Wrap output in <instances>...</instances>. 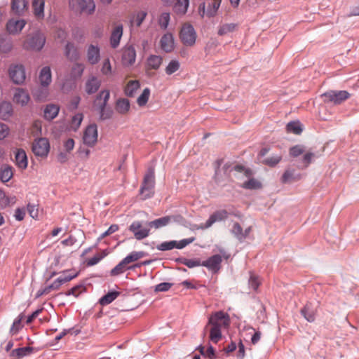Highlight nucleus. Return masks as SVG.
I'll list each match as a JSON object with an SVG mask.
<instances>
[{"label": "nucleus", "mask_w": 359, "mask_h": 359, "mask_svg": "<svg viewBox=\"0 0 359 359\" xmlns=\"http://www.w3.org/2000/svg\"><path fill=\"white\" fill-rule=\"evenodd\" d=\"M212 6L208 9L207 11V15L209 17L214 16L216 13L217 10L219 9L220 6V4L222 0H212Z\"/></svg>", "instance_id": "bf43d9fd"}, {"label": "nucleus", "mask_w": 359, "mask_h": 359, "mask_svg": "<svg viewBox=\"0 0 359 359\" xmlns=\"http://www.w3.org/2000/svg\"><path fill=\"white\" fill-rule=\"evenodd\" d=\"M85 290V287L82 285H76L73 287L72 289L67 292V295H73L75 297H77L81 293H82Z\"/></svg>", "instance_id": "680f3d73"}, {"label": "nucleus", "mask_w": 359, "mask_h": 359, "mask_svg": "<svg viewBox=\"0 0 359 359\" xmlns=\"http://www.w3.org/2000/svg\"><path fill=\"white\" fill-rule=\"evenodd\" d=\"M163 58L159 55H151L148 57L147 65L149 69H158L162 64Z\"/></svg>", "instance_id": "4c0bfd02"}, {"label": "nucleus", "mask_w": 359, "mask_h": 359, "mask_svg": "<svg viewBox=\"0 0 359 359\" xmlns=\"http://www.w3.org/2000/svg\"><path fill=\"white\" fill-rule=\"evenodd\" d=\"M286 130L288 133L299 135L302 132V124L299 121L289 122L286 126Z\"/></svg>", "instance_id": "c03bdc74"}, {"label": "nucleus", "mask_w": 359, "mask_h": 359, "mask_svg": "<svg viewBox=\"0 0 359 359\" xmlns=\"http://www.w3.org/2000/svg\"><path fill=\"white\" fill-rule=\"evenodd\" d=\"M76 276L77 273L71 274L68 271H66L60 276L51 285L47 286V288L49 292L51 290H57L62 284L70 281Z\"/></svg>", "instance_id": "f3484780"}, {"label": "nucleus", "mask_w": 359, "mask_h": 359, "mask_svg": "<svg viewBox=\"0 0 359 359\" xmlns=\"http://www.w3.org/2000/svg\"><path fill=\"white\" fill-rule=\"evenodd\" d=\"M65 55L70 60H77L79 53L76 48L72 43H67L65 47Z\"/></svg>", "instance_id": "c9c22d12"}, {"label": "nucleus", "mask_w": 359, "mask_h": 359, "mask_svg": "<svg viewBox=\"0 0 359 359\" xmlns=\"http://www.w3.org/2000/svg\"><path fill=\"white\" fill-rule=\"evenodd\" d=\"M13 175V168L11 166L4 165L0 168V180L2 182H8Z\"/></svg>", "instance_id": "2f4dec72"}, {"label": "nucleus", "mask_w": 359, "mask_h": 359, "mask_svg": "<svg viewBox=\"0 0 359 359\" xmlns=\"http://www.w3.org/2000/svg\"><path fill=\"white\" fill-rule=\"evenodd\" d=\"M123 35V26L117 25L113 29L111 37H110V44L113 48H116L118 46L120 40Z\"/></svg>", "instance_id": "b1692460"}, {"label": "nucleus", "mask_w": 359, "mask_h": 359, "mask_svg": "<svg viewBox=\"0 0 359 359\" xmlns=\"http://www.w3.org/2000/svg\"><path fill=\"white\" fill-rule=\"evenodd\" d=\"M83 119V115L81 113H78L75 114L70 122L69 127L70 128L76 131L80 127L81 122Z\"/></svg>", "instance_id": "49530a36"}, {"label": "nucleus", "mask_w": 359, "mask_h": 359, "mask_svg": "<svg viewBox=\"0 0 359 359\" xmlns=\"http://www.w3.org/2000/svg\"><path fill=\"white\" fill-rule=\"evenodd\" d=\"M30 131L34 137H39L41 135L42 133V121L40 120H36L33 122Z\"/></svg>", "instance_id": "de8ad7c7"}, {"label": "nucleus", "mask_w": 359, "mask_h": 359, "mask_svg": "<svg viewBox=\"0 0 359 359\" xmlns=\"http://www.w3.org/2000/svg\"><path fill=\"white\" fill-rule=\"evenodd\" d=\"M13 44L11 39L6 36H0V53L7 54L11 51Z\"/></svg>", "instance_id": "e433bc0d"}, {"label": "nucleus", "mask_w": 359, "mask_h": 359, "mask_svg": "<svg viewBox=\"0 0 359 359\" xmlns=\"http://www.w3.org/2000/svg\"><path fill=\"white\" fill-rule=\"evenodd\" d=\"M120 294V292L116 291H112L108 292L107 294L103 296L99 301L100 304L102 306L108 305L116 299Z\"/></svg>", "instance_id": "79ce46f5"}, {"label": "nucleus", "mask_w": 359, "mask_h": 359, "mask_svg": "<svg viewBox=\"0 0 359 359\" xmlns=\"http://www.w3.org/2000/svg\"><path fill=\"white\" fill-rule=\"evenodd\" d=\"M33 352V348L31 346H26L13 350L11 353V356L14 359H21L22 358L30 355Z\"/></svg>", "instance_id": "c85d7f7f"}, {"label": "nucleus", "mask_w": 359, "mask_h": 359, "mask_svg": "<svg viewBox=\"0 0 359 359\" xmlns=\"http://www.w3.org/2000/svg\"><path fill=\"white\" fill-rule=\"evenodd\" d=\"M131 269V266H127L126 263L122 260L111 271V275L118 276L123 273L127 269Z\"/></svg>", "instance_id": "3c124183"}, {"label": "nucleus", "mask_w": 359, "mask_h": 359, "mask_svg": "<svg viewBox=\"0 0 359 359\" xmlns=\"http://www.w3.org/2000/svg\"><path fill=\"white\" fill-rule=\"evenodd\" d=\"M305 151V148L302 145H295L290 149V156L292 157H297Z\"/></svg>", "instance_id": "13d9d810"}, {"label": "nucleus", "mask_w": 359, "mask_h": 359, "mask_svg": "<svg viewBox=\"0 0 359 359\" xmlns=\"http://www.w3.org/2000/svg\"><path fill=\"white\" fill-rule=\"evenodd\" d=\"M30 101V95L25 89L18 88L13 95V102L22 107L27 105Z\"/></svg>", "instance_id": "dca6fc26"}, {"label": "nucleus", "mask_w": 359, "mask_h": 359, "mask_svg": "<svg viewBox=\"0 0 359 359\" xmlns=\"http://www.w3.org/2000/svg\"><path fill=\"white\" fill-rule=\"evenodd\" d=\"M101 72L102 74L105 76H108L111 74V65L110 63V60L109 58H107L104 60L102 68H101Z\"/></svg>", "instance_id": "0e129e2a"}, {"label": "nucleus", "mask_w": 359, "mask_h": 359, "mask_svg": "<svg viewBox=\"0 0 359 359\" xmlns=\"http://www.w3.org/2000/svg\"><path fill=\"white\" fill-rule=\"evenodd\" d=\"M150 96V90L144 88L142 94L137 97V103L140 107H143L147 103Z\"/></svg>", "instance_id": "5fc2aeb1"}, {"label": "nucleus", "mask_w": 359, "mask_h": 359, "mask_svg": "<svg viewBox=\"0 0 359 359\" xmlns=\"http://www.w3.org/2000/svg\"><path fill=\"white\" fill-rule=\"evenodd\" d=\"M228 217V212L225 210H218L211 215L204 224H201V229H208L214 223L225 219Z\"/></svg>", "instance_id": "a211bd4d"}, {"label": "nucleus", "mask_w": 359, "mask_h": 359, "mask_svg": "<svg viewBox=\"0 0 359 359\" xmlns=\"http://www.w3.org/2000/svg\"><path fill=\"white\" fill-rule=\"evenodd\" d=\"M26 24L24 19L11 18L6 23V30L11 34H17L21 32Z\"/></svg>", "instance_id": "2eb2a0df"}, {"label": "nucleus", "mask_w": 359, "mask_h": 359, "mask_svg": "<svg viewBox=\"0 0 359 359\" xmlns=\"http://www.w3.org/2000/svg\"><path fill=\"white\" fill-rule=\"evenodd\" d=\"M15 197L7 195L3 190L0 189V208H6L15 203Z\"/></svg>", "instance_id": "f704fd0d"}, {"label": "nucleus", "mask_w": 359, "mask_h": 359, "mask_svg": "<svg viewBox=\"0 0 359 359\" xmlns=\"http://www.w3.org/2000/svg\"><path fill=\"white\" fill-rule=\"evenodd\" d=\"M170 21V14L168 13H163L158 20L159 25L163 29H166Z\"/></svg>", "instance_id": "e2e57ef3"}, {"label": "nucleus", "mask_w": 359, "mask_h": 359, "mask_svg": "<svg viewBox=\"0 0 359 359\" xmlns=\"http://www.w3.org/2000/svg\"><path fill=\"white\" fill-rule=\"evenodd\" d=\"M147 15V13L146 11H141L137 12L130 20L131 25H135L137 27H140Z\"/></svg>", "instance_id": "37998d69"}, {"label": "nucleus", "mask_w": 359, "mask_h": 359, "mask_svg": "<svg viewBox=\"0 0 359 359\" xmlns=\"http://www.w3.org/2000/svg\"><path fill=\"white\" fill-rule=\"evenodd\" d=\"M222 262V256L215 255L209 257L207 260L202 262L201 266L207 267L209 270L217 272L220 269V264Z\"/></svg>", "instance_id": "aec40b11"}, {"label": "nucleus", "mask_w": 359, "mask_h": 359, "mask_svg": "<svg viewBox=\"0 0 359 359\" xmlns=\"http://www.w3.org/2000/svg\"><path fill=\"white\" fill-rule=\"evenodd\" d=\"M11 13L18 17L24 16L29 10L28 0H11Z\"/></svg>", "instance_id": "ddd939ff"}, {"label": "nucleus", "mask_w": 359, "mask_h": 359, "mask_svg": "<svg viewBox=\"0 0 359 359\" xmlns=\"http://www.w3.org/2000/svg\"><path fill=\"white\" fill-rule=\"evenodd\" d=\"M106 253L104 252L100 254H97L93 257L89 259L87 261V266H93L97 264L102 259H103L106 256Z\"/></svg>", "instance_id": "69168bd1"}, {"label": "nucleus", "mask_w": 359, "mask_h": 359, "mask_svg": "<svg viewBox=\"0 0 359 359\" xmlns=\"http://www.w3.org/2000/svg\"><path fill=\"white\" fill-rule=\"evenodd\" d=\"M69 7L72 10L91 15L95 10V4L93 0H69Z\"/></svg>", "instance_id": "423d86ee"}, {"label": "nucleus", "mask_w": 359, "mask_h": 359, "mask_svg": "<svg viewBox=\"0 0 359 359\" xmlns=\"http://www.w3.org/2000/svg\"><path fill=\"white\" fill-rule=\"evenodd\" d=\"M195 241L194 237L182 239L180 241H165L157 245L156 248L161 251L170 250L174 248L182 249Z\"/></svg>", "instance_id": "9b49d317"}, {"label": "nucleus", "mask_w": 359, "mask_h": 359, "mask_svg": "<svg viewBox=\"0 0 359 359\" xmlns=\"http://www.w3.org/2000/svg\"><path fill=\"white\" fill-rule=\"evenodd\" d=\"M180 38L184 45L194 46L196 40V33L193 26L189 24L183 25L180 32Z\"/></svg>", "instance_id": "6e6552de"}, {"label": "nucleus", "mask_w": 359, "mask_h": 359, "mask_svg": "<svg viewBox=\"0 0 359 359\" xmlns=\"http://www.w3.org/2000/svg\"><path fill=\"white\" fill-rule=\"evenodd\" d=\"M101 84L100 80L96 76L90 77L86 83L85 90L89 95L95 93Z\"/></svg>", "instance_id": "393cba45"}, {"label": "nucleus", "mask_w": 359, "mask_h": 359, "mask_svg": "<svg viewBox=\"0 0 359 359\" xmlns=\"http://www.w3.org/2000/svg\"><path fill=\"white\" fill-rule=\"evenodd\" d=\"M243 187L249 189H259L261 187V183L257 180L252 178L244 182Z\"/></svg>", "instance_id": "052dcab7"}, {"label": "nucleus", "mask_w": 359, "mask_h": 359, "mask_svg": "<svg viewBox=\"0 0 359 359\" xmlns=\"http://www.w3.org/2000/svg\"><path fill=\"white\" fill-rule=\"evenodd\" d=\"M130 102L126 98H121L116 101V110L121 114H126L130 110Z\"/></svg>", "instance_id": "7c9ffc66"}, {"label": "nucleus", "mask_w": 359, "mask_h": 359, "mask_svg": "<svg viewBox=\"0 0 359 359\" xmlns=\"http://www.w3.org/2000/svg\"><path fill=\"white\" fill-rule=\"evenodd\" d=\"M39 79L41 86H49L52 81L51 70L49 67H44L41 69Z\"/></svg>", "instance_id": "bb28decb"}, {"label": "nucleus", "mask_w": 359, "mask_h": 359, "mask_svg": "<svg viewBox=\"0 0 359 359\" xmlns=\"http://www.w3.org/2000/svg\"><path fill=\"white\" fill-rule=\"evenodd\" d=\"M236 28L234 23H227L222 25L218 29V34L220 36L226 35L230 32H233Z\"/></svg>", "instance_id": "603ef678"}, {"label": "nucleus", "mask_w": 359, "mask_h": 359, "mask_svg": "<svg viewBox=\"0 0 359 359\" xmlns=\"http://www.w3.org/2000/svg\"><path fill=\"white\" fill-rule=\"evenodd\" d=\"M182 264L189 268H193L201 266L202 263H201L200 260L196 259H184Z\"/></svg>", "instance_id": "774afa93"}, {"label": "nucleus", "mask_w": 359, "mask_h": 359, "mask_svg": "<svg viewBox=\"0 0 359 359\" xmlns=\"http://www.w3.org/2000/svg\"><path fill=\"white\" fill-rule=\"evenodd\" d=\"M16 165L20 169H25L27 167L28 161L26 152L22 149H19L15 154Z\"/></svg>", "instance_id": "5701e85b"}, {"label": "nucleus", "mask_w": 359, "mask_h": 359, "mask_svg": "<svg viewBox=\"0 0 359 359\" xmlns=\"http://www.w3.org/2000/svg\"><path fill=\"white\" fill-rule=\"evenodd\" d=\"M180 68V63L177 60H172L165 67L166 74L171 75L178 71Z\"/></svg>", "instance_id": "8fccbe9b"}, {"label": "nucleus", "mask_w": 359, "mask_h": 359, "mask_svg": "<svg viewBox=\"0 0 359 359\" xmlns=\"http://www.w3.org/2000/svg\"><path fill=\"white\" fill-rule=\"evenodd\" d=\"M188 6L189 0H177L174 6V10L177 13L183 15L187 11Z\"/></svg>", "instance_id": "a18cd8bd"}, {"label": "nucleus", "mask_w": 359, "mask_h": 359, "mask_svg": "<svg viewBox=\"0 0 359 359\" xmlns=\"http://www.w3.org/2000/svg\"><path fill=\"white\" fill-rule=\"evenodd\" d=\"M98 133L97 126L95 123L90 124L83 132V143L88 147H94L97 142Z\"/></svg>", "instance_id": "f8f14e48"}, {"label": "nucleus", "mask_w": 359, "mask_h": 359, "mask_svg": "<svg viewBox=\"0 0 359 359\" xmlns=\"http://www.w3.org/2000/svg\"><path fill=\"white\" fill-rule=\"evenodd\" d=\"M129 231H131L137 240H142L149 236L150 229L147 226V222L144 224L141 221H134L129 226Z\"/></svg>", "instance_id": "1a4fd4ad"}, {"label": "nucleus", "mask_w": 359, "mask_h": 359, "mask_svg": "<svg viewBox=\"0 0 359 359\" xmlns=\"http://www.w3.org/2000/svg\"><path fill=\"white\" fill-rule=\"evenodd\" d=\"M23 318L24 315L21 313L18 316V317L16 319H15L10 330V332L11 333L12 335L16 334L19 332V330L22 327L21 323Z\"/></svg>", "instance_id": "09e8293b"}, {"label": "nucleus", "mask_w": 359, "mask_h": 359, "mask_svg": "<svg viewBox=\"0 0 359 359\" xmlns=\"http://www.w3.org/2000/svg\"><path fill=\"white\" fill-rule=\"evenodd\" d=\"M230 325L229 316L224 311H219L213 313L209 318L208 323L205 330L210 326V340L217 344L222 337V330L227 329Z\"/></svg>", "instance_id": "f257e3e1"}, {"label": "nucleus", "mask_w": 359, "mask_h": 359, "mask_svg": "<svg viewBox=\"0 0 359 359\" xmlns=\"http://www.w3.org/2000/svg\"><path fill=\"white\" fill-rule=\"evenodd\" d=\"M155 187V171L154 168L150 167L147 169L140 189V194L142 199L145 200L151 198L154 194Z\"/></svg>", "instance_id": "f03ea898"}, {"label": "nucleus", "mask_w": 359, "mask_h": 359, "mask_svg": "<svg viewBox=\"0 0 359 359\" xmlns=\"http://www.w3.org/2000/svg\"><path fill=\"white\" fill-rule=\"evenodd\" d=\"M170 217H168V216L163 217L156 219L154 221L148 222L147 226H149V229L152 228V227H154L155 229H159V228L166 226L170 222Z\"/></svg>", "instance_id": "58836bf2"}, {"label": "nucleus", "mask_w": 359, "mask_h": 359, "mask_svg": "<svg viewBox=\"0 0 359 359\" xmlns=\"http://www.w3.org/2000/svg\"><path fill=\"white\" fill-rule=\"evenodd\" d=\"M350 96V93L346 90H329L321 95L324 102L334 104H340Z\"/></svg>", "instance_id": "39448f33"}, {"label": "nucleus", "mask_w": 359, "mask_h": 359, "mask_svg": "<svg viewBox=\"0 0 359 359\" xmlns=\"http://www.w3.org/2000/svg\"><path fill=\"white\" fill-rule=\"evenodd\" d=\"M301 313L309 322L315 320V313L307 305L301 310Z\"/></svg>", "instance_id": "6e6d98bb"}, {"label": "nucleus", "mask_w": 359, "mask_h": 359, "mask_svg": "<svg viewBox=\"0 0 359 359\" xmlns=\"http://www.w3.org/2000/svg\"><path fill=\"white\" fill-rule=\"evenodd\" d=\"M8 75L15 84H22L26 79L25 67L21 64L11 65L8 68Z\"/></svg>", "instance_id": "0eeeda50"}, {"label": "nucleus", "mask_w": 359, "mask_h": 359, "mask_svg": "<svg viewBox=\"0 0 359 359\" xmlns=\"http://www.w3.org/2000/svg\"><path fill=\"white\" fill-rule=\"evenodd\" d=\"M13 114V106L10 102L4 101L0 104V118L7 120Z\"/></svg>", "instance_id": "cd10ccee"}, {"label": "nucleus", "mask_w": 359, "mask_h": 359, "mask_svg": "<svg viewBox=\"0 0 359 359\" xmlns=\"http://www.w3.org/2000/svg\"><path fill=\"white\" fill-rule=\"evenodd\" d=\"M136 59V51L131 45L126 46L122 50L121 63L124 67L133 65Z\"/></svg>", "instance_id": "4468645a"}, {"label": "nucleus", "mask_w": 359, "mask_h": 359, "mask_svg": "<svg viewBox=\"0 0 359 359\" xmlns=\"http://www.w3.org/2000/svg\"><path fill=\"white\" fill-rule=\"evenodd\" d=\"M50 151V144L47 138L39 137L32 144V151L35 156L46 158Z\"/></svg>", "instance_id": "9d476101"}, {"label": "nucleus", "mask_w": 359, "mask_h": 359, "mask_svg": "<svg viewBox=\"0 0 359 359\" xmlns=\"http://www.w3.org/2000/svg\"><path fill=\"white\" fill-rule=\"evenodd\" d=\"M45 43V35L42 32L36 31L26 36L22 42V47L27 50L40 51L43 48Z\"/></svg>", "instance_id": "7ed1b4c3"}, {"label": "nucleus", "mask_w": 359, "mask_h": 359, "mask_svg": "<svg viewBox=\"0 0 359 359\" xmlns=\"http://www.w3.org/2000/svg\"><path fill=\"white\" fill-rule=\"evenodd\" d=\"M84 70V65L81 63H76L73 65L71 71V76L76 79V78L80 77Z\"/></svg>", "instance_id": "864d4df0"}, {"label": "nucleus", "mask_w": 359, "mask_h": 359, "mask_svg": "<svg viewBox=\"0 0 359 359\" xmlns=\"http://www.w3.org/2000/svg\"><path fill=\"white\" fill-rule=\"evenodd\" d=\"M145 256V252L142 251H133L130 252L128 255H127L123 261L126 263L127 266L132 262H136L138 259L144 257Z\"/></svg>", "instance_id": "a19ab883"}, {"label": "nucleus", "mask_w": 359, "mask_h": 359, "mask_svg": "<svg viewBox=\"0 0 359 359\" xmlns=\"http://www.w3.org/2000/svg\"><path fill=\"white\" fill-rule=\"evenodd\" d=\"M282 159V156L280 155H275L271 157L266 158L263 161V163L265 165H267L271 167H273L277 165Z\"/></svg>", "instance_id": "4d7b16f0"}, {"label": "nucleus", "mask_w": 359, "mask_h": 359, "mask_svg": "<svg viewBox=\"0 0 359 359\" xmlns=\"http://www.w3.org/2000/svg\"><path fill=\"white\" fill-rule=\"evenodd\" d=\"M109 97L110 93L108 90L101 91L97 96L95 105L100 111V118L101 120L109 119L112 117V109L106 108Z\"/></svg>", "instance_id": "20e7f679"}, {"label": "nucleus", "mask_w": 359, "mask_h": 359, "mask_svg": "<svg viewBox=\"0 0 359 359\" xmlns=\"http://www.w3.org/2000/svg\"><path fill=\"white\" fill-rule=\"evenodd\" d=\"M59 110L60 108L57 105L53 104H48L43 111L44 118L47 120H53L57 116Z\"/></svg>", "instance_id": "c756f323"}, {"label": "nucleus", "mask_w": 359, "mask_h": 359, "mask_svg": "<svg viewBox=\"0 0 359 359\" xmlns=\"http://www.w3.org/2000/svg\"><path fill=\"white\" fill-rule=\"evenodd\" d=\"M250 230L251 228L249 227L245 229V231H243L241 225L238 223H235L232 228V233L237 237L238 239L243 240L248 236Z\"/></svg>", "instance_id": "72a5a7b5"}, {"label": "nucleus", "mask_w": 359, "mask_h": 359, "mask_svg": "<svg viewBox=\"0 0 359 359\" xmlns=\"http://www.w3.org/2000/svg\"><path fill=\"white\" fill-rule=\"evenodd\" d=\"M32 94L36 102H43L48 100L49 90L46 86H40L32 90Z\"/></svg>", "instance_id": "6ab92c4d"}, {"label": "nucleus", "mask_w": 359, "mask_h": 359, "mask_svg": "<svg viewBox=\"0 0 359 359\" xmlns=\"http://www.w3.org/2000/svg\"><path fill=\"white\" fill-rule=\"evenodd\" d=\"M44 6L45 0H32L33 14L38 20H42L44 18Z\"/></svg>", "instance_id": "4be33fe9"}, {"label": "nucleus", "mask_w": 359, "mask_h": 359, "mask_svg": "<svg viewBox=\"0 0 359 359\" xmlns=\"http://www.w3.org/2000/svg\"><path fill=\"white\" fill-rule=\"evenodd\" d=\"M140 87V85L138 81H130L125 87V94L128 97H133Z\"/></svg>", "instance_id": "473e14b6"}, {"label": "nucleus", "mask_w": 359, "mask_h": 359, "mask_svg": "<svg viewBox=\"0 0 359 359\" xmlns=\"http://www.w3.org/2000/svg\"><path fill=\"white\" fill-rule=\"evenodd\" d=\"M161 48L166 53L171 52L174 48V39L171 34H164L161 39Z\"/></svg>", "instance_id": "a878e982"}, {"label": "nucleus", "mask_w": 359, "mask_h": 359, "mask_svg": "<svg viewBox=\"0 0 359 359\" xmlns=\"http://www.w3.org/2000/svg\"><path fill=\"white\" fill-rule=\"evenodd\" d=\"M172 285L173 284L170 283H161L155 286L154 291L156 292H166L168 291Z\"/></svg>", "instance_id": "338daca9"}, {"label": "nucleus", "mask_w": 359, "mask_h": 359, "mask_svg": "<svg viewBox=\"0 0 359 359\" xmlns=\"http://www.w3.org/2000/svg\"><path fill=\"white\" fill-rule=\"evenodd\" d=\"M299 178V175L296 176L294 175V170L287 169L284 172L280 180L282 183L287 184L298 180Z\"/></svg>", "instance_id": "ea45409f"}, {"label": "nucleus", "mask_w": 359, "mask_h": 359, "mask_svg": "<svg viewBox=\"0 0 359 359\" xmlns=\"http://www.w3.org/2000/svg\"><path fill=\"white\" fill-rule=\"evenodd\" d=\"M100 59V48L97 46L90 45L87 49V60L91 65L97 64Z\"/></svg>", "instance_id": "412c9836"}]
</instances>
